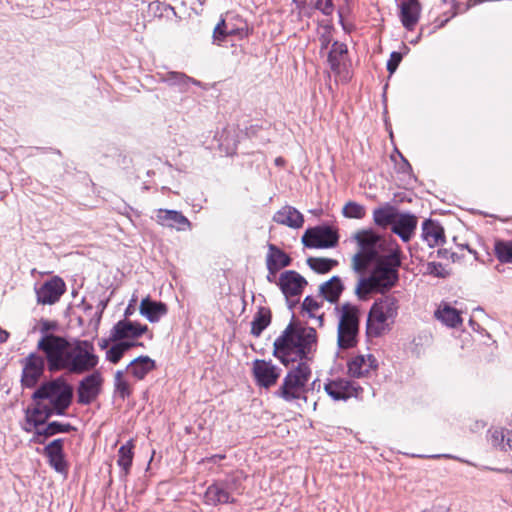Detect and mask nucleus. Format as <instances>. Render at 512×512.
Returning <instances> with one entry per match:
<instances>
[{
	"instance_id": "nucleus-37",
	"label": "nucleus",
	"mask_w": 512,
	"mask_h": 512,
	"mask_svg": "<svg viewBox=\"0 0 512 512\" xmlns=\"http://www.w3.org/2000/svg\"><path fill=\"white\" fill-rule=\"evenodd\" d=\"M72 430H75V428L69 423L53 421L43 428H37L36 434L38 436L50 437L58 433H68Z\"/></svg>"
},
{
	"instance_id": "nucleus-32",
	"label": "nucleus",
	"mask_w": 512,
	"mask_h": 512,
	"mask_svg": "<svg viewBox=\"0 0 512 512\" xmlns=\"http://www.w3.org/2000/svg\"><path fill=\"white\" fill-rule=\"evenodd\" d=\"M489 441L491 444L503 451L512 450V437L507 436L503 428H492L489 430Z\"/></svg>"
},
{
	"instance_id": "nucleus-34",
	"label": "nucleus",
	"mask_w": 512,
	"mask_h": 512,
	"mask_svg": "<svg viewBox=\"0 0 512 512\" xmlns=\"http://www.w3.org/2000/svg\"><path fill=\"white\" fill-rule=\"evenodd\" d=\"M271 322L270 310L261 307L251 322V334L258 337Z\"/></svg>"
},
{
	"instance_id": "nucleus-54",
	"label": "nucleus",
	"mask_w": 512,
	"mask_h": 512,
	"mask_svg": "<svg viewBox=\"0 0 512 512\" xmlns=\"http://www.w3.org/2000/svg\"><path fill=\"white\" fill-rule=\"evenodd\" d=\"M131 315V310L129 309V307L125 310V316H130Z\"/></svg>"
},
{
	"instance_id": "nucleus-17",
	"label": "nucleus",
	"mask_w": 512,
	"mask_h": 512,
	"mask_svg": "<svg viewBox=\"0 0 512 512\" xmlns=\"http://www.w3.org/2000/svg\"><path fill=\"white\" fill-rule=\"evenodd\" d=\"M48 462L54 470L61 474H67L68 465L63 452V439H55L44 449Z\"/></svg>"
},
{
	"instance_id": "nucleus-28",
	"label": "nucleus",
	"mask_w": 512,
	"mask_h": 512,
	"mask_svg": "<svg viewBox=\"0 0 512 512\" xmlns=\"http://www.w3.org/2000/svg\"><path fill=\"white\" fill-rule=\"evenodd\" d=\"M116 343L106 350L105 358L112 364H117L124 354L131 348L142 346L141 343L136 341H115Z\"/></svg>"
},
{
	"instance_id": "nucleus-44",
	"label": "nucleus",
	"mask_w": 512,
	"mask_h": 512,
	"mask_svg": "<svg viewBox=\"0 0 512 512\" xmlns=\"http://www.w3.org/2000/svg\"><path fill=\"white\" fill-rule=\"evenodd\" d=\"M38 327L40 338H44L45 336L55 335L53 331L57 328V323L55 321L41 319L39 321Z\"/></svg>"
},
{
	"instance_id": "nucleus-21",
	"label": "nucleus",
	"mask_w": 512,
	"mask_h": 512,
	"mask_svg": "<svg viewBox=\"0 0 512 512\" xmlns=\"http://www.w3.org/2000/svg\"><path fill=\"white\" fill-rule=\"evenodd\" d=\"M139 312L149 322L156 323L167 314L168 308L166 304L146 297L140 302Z\"/></svg>"
},
{
	"instance_id": "nucleus-33",
	"label": "nucleus",
	"mask_w": 512,
	"mask_h": 512,
	"mask_svg": "<svg viewBox=\"0 0 512 512\" xmlns=\"http://www.w3.org/2000/svg\"><path fill=\"white\" fill-rule=\"evenodd\" d=\"M133 441L130 440L126 444L122 445L118 450L117 464L123 471L124 475H127L130 471L133 461Z\"/></svg>"
},
{
	"instance_id": "nucleus-26",
	"label": "nucleus",
	"mask_w": 512,
	"mask_h": 512,
	"mask_svg": "<svg viewBox=\"0 0 512 512\" xmlns=\"http://www.w3.org/2000/svg\"><path fill=\"white\" fill-rule=\"evenodd\" d=\"M422 239L429 247H435L444 242V230L439 223L427 220L422 225Z\"/></svg>"
},
{
	"instance_id": "nucleus-46",
	"label": "nucleus",
	"mask_w": 512,
	"mask_h": 512,
	"mask_svg": "<svg viewBox=\"0 0 512 512\" xmlns=\"http://www.w3.org/2000/svg\"><path fill=\"white\" fill-rule=\"evenodd\" d=\"M316 8L321 10L325 15H331L334 11L332 0H317Z\"/></svg>"
},
{
	"instance_id": "nucleus-18",
	"label": "nucleus",
	"mask_w": 512,
	"mask_h": 512,
	"mask_svg": "<svg viewBox=\"0 0 512 512\" xmlns=\"http://www.w3.org/2000/svg\"><path fill=\"white\" fill-rule=\"evenodd\" d=\"M273 221L277 224L293 229H299L304 224V217L296 208L285 205L273 215Z\"/></svg>"
},
{
	"instance_id": "nucleus-3",
	"label": "nucleus",
	"mask_w": 512,
	"mask_h": 512,
	"mask_svg": "<svg viewBox=\"0 0 512 512\" xmlns=\"http://www.w3.org/2000/svg\"><path fill=\"white\" fill-rule=\"evenodd\" d=\"M37 349L42 353L41 356L51 372L65 370L81 375L93 371L99 363L95 347L88 340L69 341L60 335H49L39 338Z\"/></svg>"
},
{
	"instance_id": "nucleus-19",
	"label": "nucleus",
	"mask_w": 512,
	"mask_h": 512,
	"mask_svg": "<svg viewBox=\"0 0 512 512\" xmlns=\"http://www.w3.org/2000/svg\"><path fill=\"white\" fill-rule=\"evenodd\" d=\"M157 222L166 227L186 230L190 228L189 220L179 211L159 209L156 213Z\"/></svg>"
},
{
	"instance_id": "nucleus-51",
	"label": "nucleus",
	"mask_w": 512,
	"mask_h": 512,
	"mask_svg": "<svg viewBox=\"0 0 512 512\" xmlns=\"http://www.w3.org/2000/svg\"><path fill=\"white\" fill-rule=\"evenodd\" d=\"M108 342H109V341H108L107 339H102V340L98 343V345H99V347H100L101 349H106V350H107V349H108Z\"/></svg>"
},
{
	"instance_id": "nucleus-27",
	"label": "nucleus",
	"mask_w": 512,
	"mask_h": 512,
	"mask_svg": "<svg viewBox=\"0 0 512 512\" xmlns=\"http://www.w3.org/2000/svg\"><path fill=\"white\" fill-rule=\"evenodd\" d=\"M343 291V284L341 279L337 276H333L328 281L324 282L320 286V294L323 299L330 303H336Z\"/></svg>"
},
{
	"instance_id": "nucleus-25",
	"label": "nucleus",
	"mask_w": 512,
	"mask_h": 512,
	"mask_svg": "<svg viewBox=\"0 0 512 512\" xmlns=\"http://www.w3.org/2000/svg\"><path fill=\"white\" fill-rule=\"evenodd\" d=\"M437 320L450 328H456L462 324L461 313L448 303L442 302L434 313Z\"/></svg>"
},
{
	"instance_id": "nucleus-13",
	"label": "nucleus",
	"mask_w": 512,
	"mask_h": 512,
	"mask_svg": "<svg viewBox=\"0 0 512 512\" xmlns=\"http://www.w3.org/2000/svg\"><path fill=\"white\" fill-rule=\"evenodd\" d=\"M378 368V361L370 353L356 354L347 362L348 374L354 378L367 377Z\"/></svg>"
},
{
	"instance_id": "nucleus-7",
	"label": "nucleus",
	"mask_w": 512,
	"mask_h": 512,
	"mask_svg": "<svg viewBox=\"0 0 512 512\" xmlns=\"http://www.w3.org/2000/svg\"><path fill=\"white\" fill-rule=\"evenodd\" d=\"M324 390L334 401H346L353 397L357 398L363 391L357 383L342 377L328 379L324 384Z\"/></svg>"
},
{
	"instance_id": "nucleus-15",
	"label": "nucleus",
	"mask_w": 512,
	"mask_h": 512,
	"mask_svg": "<svg viewBox=\"0 0 512 512\" xmlns=\"http://www.w3.org/2000/svg\"><path fill=\"white\" fill-rule=\"evenodd\" d=\"M347 54L348 49L346 44L335 41L332 44L331 50L328 54V63L330 69L337 75L343 76L344 80L348 79L347 75Z\"/></svg>"
},
{
	"instance_id": "nucleus-10",
	"label": "nucleus",
	"mask_w": 512,
	"mask_h": 512,
	"mask_svg": "<svg viewBox=\"0 0 512 512\" xmlns=\"http://www.w3.org/2000/svg\"><path fill=\"white\" fill-rule=\"evenodd\" d=\"M45 360L43 356L30 353L22 360V385L32 388L36 385L44 372Z\"/></svg>"
},
{
	"instance_id": "nucleus-1",
	"label": "nucleus",
	"mask_w": 512,
	"mask_h": 512,
	"mask_svg": "<svg viewBox=\"0 0 512 512\" xmlns=\"http://www.w3.org/2000/svg\"><path fill=\"white\" fill-rule=\"evenodd\" d=\"M359 250L352 257V269L362 274L355 287L359 299L373 293H385L398 281L399 247L391 236H379L371 230L354 235Z\"/></svg>"
},
{
	"instance_id": "nucleus-30",
	"label": "nucleus",
	"mask_w": 512,
	"mask_h": 512,
	"mask_svg": "<svg viewBox=\"0 0 512 512\" xmlns=\"http://www.w3.org/2000/svg\"><path fill=\"white\" fill-rule=\"evenodd\" d=\"M400 19L405 28L413 30L416 25V0H407L400 5Z\"/></svg>"
},
{
	"instance_id": "nucleus-16",
	"label": "nucleus",
	"mask_w": 512,
	"mask_h": 512,
	"mask_svg": "<svg viewBox=\"0 0 512 512\" xmlns=\"http://www.w3.org/2000/svg\"><path fill=\"white\" fill-rule=\"evenodd\" d=\"M278 284L286 297H292L302 293L307 281L296 271L289 270L280 275Z\"/></svg>"
},
{
	"instance_id": "nucleus-9",
	"label": "nucleus",
	"mask_w": 512,
	"mask_h": 512,
	"mask_svg": "<svg viewBox=\"0 0 512 512\" xmlns=\"http://www.w3.org/2000/svg\"><path fill=\"white\" fill-rule=\"evenodd\" d=\"M148 332V326L131 320L118 321L110 331L111 341H136Z\"/></svg>"
},
{
	"instance_id": "nucleus-2",
	"label": "nucleus",
	"mask_w": 512,
	"mask_h": 512,
	"mask_svg": "<svg viewBox=\"0 0 512 512\" xmlns=\"http://www.w3.org/2000/svg\"><path fill=\"white\" fill-rule=\"evenodd\" d=\"M317 343V334L312 327L289 324L274 342V356L285 366L298 364L289 370L277 390L278 397L287 402L306 400L312 376L309 361Z\"/></svg>"
},
{
	"instance_id": "nucleus-52",
	"label": "nucleus",
	"mask_w": 512,
	"mask_h": 512,
	"mask_svg": "<svg viewBox=\"0 0 512 512\" xmlns=\"http://www.w3.org/2000/svg\"><path fill=\"white\" fill-rule=\"evenodd\" d=\"M285 164V160L282 157H277L275 159V165L277 166H283Z\"/></svg>"
},
{
	"instance_id": "nucleus-22",
	"label": "nucleus",
	"mask_w": 512,
	"mask_h": 512,
	"mask_svg": "<svg viewBox=\"0 0 512 512\" xmlns=\"http://www.w3.org/2000/svg\"><path fill=\"white\" fill-rule=\"evenodd\" d=\"M156 368V362L149 356H139L133 359L126 367V371L136 380H143Z\"/></svg>"
},
{
	"instance_id": "nucleus-47",
	"label": "nucleus",
	"mask_w": 512,
	"mask_h": 512,
	"mask_svg": "<svg viewBox=\"0 0 512 512\" xmlns=\"http://www.w3.org/2000/svg\"><path fill=\"white\" fill-rule=\"evenodd\" d=\"M227 33L228 35H235V36H238L239 38H244V37H247L248 36V29L246 27H238V28H233V27H228L227 26Z\"/></svg>"
},
{
	"instance_id": "nucleus-11",
	"label": "nucleus",
	"mask_w": 512,
	"mask_h": 512,
	"mask_svg": "<svg viewBox=\"0 0 512 512\" xmlns=\"http://www.w3.org/2000/svg\"><path fill=\"white\" fill-rule=\"evenodd\" d=\"M281 369L271 361L256 359L252 364V373L258 386L270 388L277 383Z\"/></svg>"
},
{
	"instance_id": "nucleus-4",
	"label": "nucleus",
	"mask_w": 512,
	"mask_h": 512,
	"mask_svg": "<svg viewBox=\"0 0 512 512\" xmlns=\"http://www.w3.org/2000/svg\"><path fill=\"white\" fill-rule=\"evenodd\" d=\"M72 396V387L62 378L42 384L33 394V398L40 400L54 415L65 413L71 404Z\"/></svg>"
},
{
	"instance_id": "nucleus-35",
	"label": "nucleus",
	"mask_w": 512,
	"mask_h": 512,
	"mask_svg": "<svg viewBox=\"0 0 512 512\" xmlns=\"http://www.w3.org/2000/svg\"><path fill=\"white\" fill-rule=\"evenodd\" d=\"M205 500L208 504L228 503L230 501V495L219 484H214L207 488Z\"/></svg>"
},
{
	"instance_id": "nucleus-39",
	"label": "nucleus",
	"mask_w": 512,
	"mask_h": 512,
	"mask_svg": "<svg viewBox=\"0 0 512 512\" xmlns=\"http://www.w3.org/2000/svg\"><path fill=\"white\" fill-rule=\"evenodd\" d=\"M421 272L423 276H432L444 279L450 275V270L441 263L428 262L422 265Z\"/></svg>"
},
{
	"instance_id": "nucleus-29",
	"label": "nucleus",
	"mask_w": 512,
	"mask_h": 512,
	"mask_svg": "<svg viewBox=\"0 0 512 512\" xmlns=\"http://www.w3.org/2000/svg\"><path fill=\"white\" fill-rule=\"evenodd\" d=\"M322 305V300H318L317 298L312 296H307L302 303L303 312L309 318L315 319L319 326L323 325L324 313L321 312Z\"/></svg>"
},
{
	"instance_id": "nucleus-14",
	"label": "nucleus",
	"mask_w": 512,
	"mask_h": 512,
	"mask_svg": "<svg viewBox=\"0 0 512 512\" xmlns=\"http://www.w3.org/2000/svg\"><path fill=\"white\" fill-rule=\"evenodd\" d=\"M65 290V282L59 277H53L36 289L37 302L43 305H52L59 301Z\"/></svg>"
},
{
	"instance_id": "nucleus-41",
	"label": "nucleus",
	"mask_w": 512,
	"mask_h": 512,
	"mask_svg": "<svg viewBox=\"0 0 512 512\" xmlns=\"http://www.w3.org/2000/svg\"><path fill=\"white\" fill-rule=\"evenodd\" d=\"M495 254L502 263L512 262V242L498 241L495 243Z\"/></svg>"
},
{
	"instance_id": "nucleus-43",
	"label": "nucleus",
	"mask_w": 512,
	"mask_h": 512,
	"mask_svg": "<svg viewBox=\"0 0 512 512\" xmlns=\"http://www.w3.org/2000/svg\"><path fill=\"white\" fill-rule=\"evenodd\" d=\"M227 23L225 20H221L213 31V42L217 45H221L223 41L227 38Z\"/></svg>"
},
{
	"instance_id": "nucleus-8",
	"label": "nucleus",
	"mask_w": 512,
	"mask_h": 512,
	"mask_svg": "<svg viewBox=\"0 0 512 512\" xmlns=\"http://www.w3.org/2000/svg\"><path fill=\"white\" fill-rule=\"evenodd\" d=\"M302 243L309 248H332L338 243L337 232L329 226H317L306 230Z\"/></svg>"
},
{
	"instance_id": "nucleus-24",
	"label": "nucleus",
	"mask_w": 512,
	"mask_h": 512,
	"mask_svg": "<svg viewBox=\"0 0 512 512\" xmlns=\"http://www.w3.org/2000/svg\"><path fill=\"white\" fill-rule=\"evenodd\" d=\"M416 227V218L413 215L399 214L392 225V231L404 242L410 240Z\"/></svg>"
},
{
	"instance_id": "nucleus-20",
	"label": "nucleus",
	"mask_w": 512,
	"mask_h": 512,
	"mask_svg": "<svg viewBox=\"0 0 512 512\" xmlns=\"http://www.w3.org/2000/svg\"><path fill=\"white\" fill-rule=\"evenodd\" d=\"M52 415L54 414L48 411V408L45 407V405L40 400H38L34 408H28L26 410V418L25 423L23 424V429L27 432H31L34 428H39L38 426L43 424L46 419Z\"/></svg>"
},
{
	"instance_id": "nucleus-23",
	"label": "nucleus",
	"mask_w": 512,
	"mask_h": 512,
	"mask_svg": "<svg viewBox=\"0 0 512 512\" xmlns=\"http://www.w3.org/2000/svg\"><path fill=\"white\" fill-rule=\"evenodd\" d=\"M290 262V257L284 251L273 244H269L266 266L271 275H276L280 269L290 265Z\"/></svg>"
},
{
	"instance_id": "nucleus-53",
	"label": "nucleus",
	"mask_w": 512,
	"mask_h": 512,
	"mask_svg": "<svg viewBox=\"0 0 512 512\" xmlns=\"http://www.w3.org/2000/svg\"><path fill=\"white\" fill-rule=\"evenodd\" d=\"M274 276H275V275H271V274L269 273V274H268V276H267L268 281H269V282H272V281H273V277H274Z\"/></svg>"
},
{
	"instance_id": "nucleus-5",
	"label": "nucleus",
	"mask_w": 512,
	"mask_h": 512,
	"mask_svg": "<svg viewBox=\"0 0 512 512\" xmlns=\"http://www.w3.org/2000/svg\"><path fill=\"white\" fill-rule=\"evenodd\" d=\"M398 314L397 300L393 297H383L376 301L368 314L367 333L379 337L391 330Z\"/></svg>"
},
{
	"instance_id": "nucleus-36",
	"label": "nucleus",
	"mask_w": 512,
	"mask_h": 512,
	"mask_svg": "<svg viewBox=\"0 0 512 512\" xmlns=\"http://www.w3.org/2000/svg\"><path fill=\"white\" fill-rule=\"evenodd\" d=\"M307 264L316 273L325 274L337 266L338 261L331 258L310 257L307 259Z\"/></svg>"
},
{
	"instance_id": "nucleus-49",
	"label": "nucleus",
	"mask_w": 512,
	"mask_h": 512,
	"mask_svg": "<svg viewBox=\"0 0 512 512\" xmlns=\"http://www.w3.org/2000/svg\"><path fill=\"white\" fill-rule=\"evenodd\" d=\"M422 512H448L445 505L434 504L430 509H424Z\"/></svg>"
},
{
	"instance_id": "nucleus-50",
	"label": "nucleus",
	"mask_w": 512,
	"mask_h": 512,
	"mask_svg": "<svg viewBox=\"0 0 512 512\" xmlns=\"http://www.w3.org/2000/svg\"><path fill=\"white\" fill-rule=\"evenodd\" d=\"M9 333L0 327V343H4L8 340Z\"/></svg>"
},
{
	"instance_id": "nucleus-31",
	"label": "nucleus",
	"mask_w": 512,
	"mask_h": 512,
	"mask_svg": "<svg viewBox=\"0 0 512 512\" xmlns=\"http://www.w3.org/2000/svg\"><path fill=\"white\" fill-rule=\"evenodd\" d=\"M397 215L398 212L394 207L385 205L373 211V220L376 225L387 227L393 225Z\"/></svg>"
},
{
	"instance_id": "nucleus-45",
	"label": "nucleus",
	"mask_w": 512,
	"mask_h": 512,
	"mask_svg": "<svg viewBox=\"0 0 512 512\" xmlns=\"http://www.w3.org/2000/svg\"><path fill=\"white\" fill-rule=\"evenodd\" d=\"M402 60V54L399 52H392L387 62V70L390 74L394 73Z\"/></svg>"
},
{
	"instance_id": "nucleus-40",
	"label": "nucleus",
	"mask_w": 512,
	"mask_h": 512,
	"mask_svg": "<svg viewBox=\"0 0 512 512\" xmlns=\"http://www.w3.org/2000/svg\"><path fill=\"white\" fill-rule=\"evenodd\" d=\"M166 81L171 85H178L183 90H186L189 84H194L196 86H201V82L187 76L181 72H170L167 74Z\"/></svg>"
},
{
	"instance_id": "nucleus-6",
	"label": "nucleus",
	"mask_w": 512,
	"mask_h": 512,
	"mask_svg": "<svg viewBox=\"0 0 512 512\" xmlns=\"http://www.w3.org/2000/svg\"><path fill=\"white\" fill-rule=\"evenodd\" d=\"M336 311L338 312V347L340 349L353 348L358 343L360 310L355 305L345 303L336 307Z\"/></svg>"
},
{
	"instance_id": "nucleus-38",
	"label": "nucleus",
	"mask_w": 512,
	"mask_h": 512,
	"mask_svg": "<svg viewBox=\"0 0 512 512\" xmlns=\"http://www.w3.org/2000/svg\"><path fill=\"white\" fill-rule=\"evenodd\" d=\"M114 387H115V392L122 399H126L132 394L131 384L125 378L123 370H117L115 372Z\"/></svg>"
},
{
	"instance_id": "nucleus-48",
	"label": "nucleus",
	"mask_w": 512,
	"mask_h": 512,
	"mask_svg": "<svg viewBox=\"0 0 512 512\" xmlns=\"http://www.w3.org/2000/svg\"><path fill=\"white\" fill-rule=\"evenodd\" d=\"M321 49H326L331 42L330 29L325 28V33L320 37Z\"/></svg>"
},
{
	"instance_id": "nucleus-42",
	"label": "nucleus",
	"mask_w": 512,
	"mask_h": 512,
	"mask_svg": "<svg viewBox=\"0 0 512 512\" xmlns=\"http://www.w3.org/2000/svg\"><path fill=\"white\" fill-rule=\"evenodd\" d=\"M342 213L346 218L362 219L366 214V209L357 202L349 201L344 205Z\"/></svg>"
},
{
	"instance_id": "nucleus-12",
	"label": "nucleus",
	"mask_w": 512,
	"mask_h": 512,
	"mask_svg": "<svg viewBox=\"0 0 512 512\" xmlns=\"http://www.w3.org/2000/svg\"><path fill=\"white\" fill-rule=\"evenodd\" d=\"M103 383V377L99 371L84 377L78 385L77 394L78 402L81 404H90L99 395L101 386Z\"/></svg>"
}]
</instances>
